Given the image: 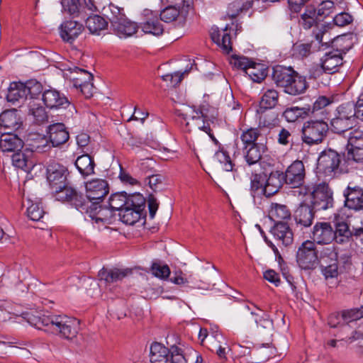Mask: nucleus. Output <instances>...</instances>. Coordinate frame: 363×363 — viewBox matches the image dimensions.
<instances>
[{"instance_id":"obj_16","label":"nucleus","mask_w":363,"mask_h":363,"mask_svg":"<svg viewBox=\"0 0 363 363\" xmlns=\"http://www.w3.org/2000/svg\"><path fill=\"white\" fill-rule=\"evenodd\" d=\"M66 172V168L58 163L53 162L48 166L47 179L52 191L61 189L67 184Z\"/></svg>"},{"instance_id":"obj_6","label":"nucleus","mask_w":363,"mask_h":363,"mask_svg":"<svg viewBox=\"0 0 363 363\" xmlns=\"http://www.w3.org/2000/svg\"><path fill=\"white\" fill-rule=\"evenodd\" d=\"M145 206V199L141 194H130L128 206L119 213L121 220L127 225H134L140 219Z\"/></svg>"},{"instance_id":"obj_32","label":"nucleus","mask_w":363,"mask_h":363,"mask_svg":"<svg viewBox=\"0 0 363 363\" xmlns=\"http://www.w3.org/2000/svg\"><path fill=\"white\" fill-rule=\"evenodd\" d=\"M313 209V207L307 204L300 205L294 213L296 224L304 228L311 226L314 219Z\"/></svg>"},{"instance_id":"obj_44","label":"nucleus","mask_w":363,"mask_h":363,"mask_svg":"<svg viewBox=\"0 0 363 363\" xmlns=\"http://www.w3.org/2000/svg\"><path fill=\"white\" fill-rule=\"evenodd\" d=\"M130 195H128L125 192H118L111 196L108 200V206L113 210V212L116 211H121L122 209L125 208L129 203Z\"/></svg>"},{"instance_id":"obj_14","label":"nucleus","mask_w":363,"mask_h":363,"mask_svg":"<svg viewBox=\"0 0 363 363\" xmlns=\"http://www.w3.org/2000/svg\"><path fill=\"white\" fill-rule=\"evenodd\" d=\"M305 177V167L301 160L293 162L284 173V183L291 188L301 186L304 183Z\"/></svg>"},{"instance_id":"obj_62","label":"nucleus","mask_w":363,"mask_h":363,"mask_svg":"<svg viewBox=\"0 0 363 363\" xmlns=\"http://www.w3.org/2000/svg\"><path fill=\"white\" fill-rule=\"evenodd\" d=\"M313 43L296 44L294 46V51L296 55L301 57H308L313 51Z\"/></svg>"},{"instance_id":"obj_38","label":"nucleus","mask_w":363,"mask_h":363,"mask_svg":"<svg viewBox=\"0 0 363 363\" xmlns=\"http://www.w3.org/2000/svg\"><path fill=\"white\" fill-rule=\"evenodd\" d=\"M228 26H226L223 30V34L216 28L213 29L211 33V38L218 46H220L224 52L228 53L232 50L230 35L226 33Z\"/></svg>"},{"instance_id":"obj_37","label":"nucleus","mask_w":363,"mask_h":363,"mask_svg":"<svg viewBox=\"0 0 363 363\" xmlns=\"http://www.w3.org/2000/svg\"><path fill=\"white\" fill-rule=\"evenodd\" d=\"M320 17L318 11L313 6H307L303 13L301 16L299 24L306 30L310 29L318 25L320 21Z\"/></svg>"},{"instance_id":"obj_45","label":"nucleus","mask_w":363,"mask_h":363,"mask_svg":"<svg viewBox=\"0 0 363 363\" xmlns=\"http://www.w3.org/2000/svg\"><path fill=\"white\" fill-rule=\"evenodd\" d=\"M279 101V92L274 89L265 91L260 99V108L271 109L274 108Z\"/></svg>"},{"instance_id":"obj_39","label":"nucleus","mask_w":363,"mask_h":363,"mask_svg":"<svg viewBox=\"0 0 363 363\" xmlns=\"http://www.w3.org/2000/svg\"><path fill=\"white\" fill-rule=\"evenodd\" d=\"M169 350L162 344L155 342L150 347L151 363H169Z\"/></svg>"},{"instance_id":"obj_46","label":"nucleus","mask_w":363,"mask_h":363,"mask_svg":"<svg viewBox=\"0 0 363 363\" xmlns=\"http://www.w3.org/2000/svg\"><path fill=\"white\" fill-rule=\"evenodd\" d=\"M264 149L258 144L249 146L243 150L245 160L249 165L258 162L261 158Z\"/></svg>"},{"instance_id":"obj_49","label":"nucleus","mask_w":363,"mask_h":363,"mask_svg":"<svg viewBox=\"0 0 363 363\" xmlns=\"http://www.w3.org/2000/svg\"><path fill=\"white\" fill-rule=\"evenodd\" d=\"M219 145V149L215 153L216 160L219 162L223 168L227 171H232L234 167V164L228 154V152L224 149L223 147L221 146L219 143L217 144Z\"/></svg>"},{"instance_id":"obj_1","label":"nucleus","mask_w":363,"mask_h":363,"mask_svg":"<svg viewBox=\"0 0 363 363\" xmlns=\"http://www.w3.org/2000/svg\"><path fill=\"white\" fill-rule=\"evenodd\" d=\"M24 318L32 326L68 340L74 339L79 330V321L77 318L66 315L27 313Z\"/></svg>"},{"instance_id":"obj_31","label":"nucleus","mask_w":363,"mask_h":363,"mask_svg":"<svg viewBox=\"0 0 363 363\" xmlns=\"http://www.w3.org/2000/svg\"><path fill=\"white\" fill-rule=\"evenodd\" d=\"M21 125L20 118L16 110H7L0 115V126L4 132L18 130Z\"/></svg>"},{"instance_id":"obj_27","label":"nucleus","mask_w":363,"mask_h":363,"mask_svg":"<svg viewBox=\"0 0 363 363\" xmlns=\"http://www.w3.org/2000/svg\"><path fill=\"white\" fill-rule=\"evenodd\" d=\"M284 182V173L279 171L272 172L267 179L262 189L263 195L270 197L277 194Z\"/></svg>"},{"instance_id":"obj_20","label":"nucleus","mask_w":363,"mask_h":363,"mask_svg":"<svg viewBox=\"0 0 363 363\" xmlns=\"http://www.w3.org/2000/svg\"><path fill=\"white\" fill-rule=\"evenodd\" d=\"M58 191H52L55 192V199L61 201L70 202L72 205L80 211L85 203V199L82 194H79L74 189L68 187L67 184L61 189Z\"/></svg>"},{"instance_id":"obj_29","label":"nucleus","mask_w":363,"mask_h":363,"mask_svg":"<svg viewBox=\"0 0 363 363\" xmlns=\"http://www.w3.org/2000/svg\"><path fill=\"white\" fill-rule=\"evenodd\" d=\"M23 143L16 135L4 132L0 137V149L2 152H17L21 150Z\"/></svg>"},{"instance_id":"obj_23","label":"nucleus","mask_w":363,"mask_h":363,"mask_svg":"<svg viewBox=\"0 0 363 363\" xmlns=\"http://www.w3.org/2000/svg\"><path fill=\"white\" fill-rule=\"evenodd\" d=\"M345 206L355 211L363 209V191L359 186L350 187L344 191Z\"/></svg>"},{"instance_id":"obj_3","label":"nucleus","mask_w":363,"mask_h":363,"mask_svg":"<svg viewBox=\"0 0 363 363\" xmlns=\"http://www.w3.org/2000/svg\"><path fill=\"white\" fill-rule=\"evenodd\" d=\"M177 113L182 116L185 122V127L184 128L185 131L191 132L193 128H197L207 133L215 144L218 143V141L211 133L210 123L206 119L207 116L204 115L200 108L191 107L183 113L177 110Z\"/></svg>"},{"instance_id":"obj_47","label":"nucleus","mask_w":363,"mask_h":363,"mask_svg":"<svg viewBox=\"0 0 363 363\" xmlns=\"http://www.w3.org/2000/svg\"><path fill=\"white\" fill-rule=\"evenodd\" d=\"M28 106V113L33 116L35 123L40 124L48 121V114L42 106L35 101H29Z\"/></svg>"},{"instance_id":"obj_48","label":"nucleus","mask_w":363,"mask_h":363,"mask_svg":"<svg viewBox=\"0 0 363 363\" xmlns=\"http://www.w3.org/2000/svg\"><path fill=\"white\" fill-rule=\"evenodd\" d=\"M333 47L335 48V50H333V52H337V53L340 52L341 56L343 54H346L352 46V42L351 38L347 35H340L334 38L333 41Z\"/></svg>"},{"instance_id":"obj_53","label":"nucleus","mask_w":363,"mask_h":363,"mask_svg":"<svg viewBox=\"0 0 363 363\" xmlns=\"http://www.w3.org/2000/svg\"><path fill=\"white\" fill-rule=\"evenodd\" d=\"M335 241L337 243H342L347 240L351 235L349 226L345 222H337L335 223Z\"/></svg>"},{"instance_id":"obj_61","label":"nucleus","mask_w":363,"mask_h":363,"mask_svg":"<svg viewBox=\"0 0 363 363\" xmlns=\"http://www.w3.org/2000/svg\"><path fill=\"white\" fill-rule=\"evenodd\" d=\"M325 262L337 261V253L333 247H325L320 252L318 262L320 264Z\"/></svg>"},{"instance_id":"obj_10","label":"nucleus","mask_w":363,"mask_h":363,"mask_svg":"<svg viewBox=\"0 0 363 363\" xmlns=\"http://www.w3.org/2000/svg\"><path fill=\"white\" fill-rule=\"evenodd\" d=\"M89 201H85L83 207L80 209L82 213L89 215L91 220L96 223H101L102 225L111 224L114 220V212L108 206H102L101 203L94 201L89 204Z\"/></svg>"},{"instance_id":"obj_36","label":"nucleus","mask_w":363,"mask_h":363,"mask_svg":"<svg viewBox=\"0 0 363 363\" xmlns=\"http://www.w3.org/2000/svg\"><path fill=\"white\" fill-rule=\"evenodd\" d=\"M75 166L83 177L94 174L95 162L88 153L79 156L75 161Z\"/></svg>"},{"instance_id":"obj_15","label":"nucleus","mask_w":363,"mask_h":363,"mask_svg":"<svg viewBox=\"0 0 363 363\" xmlns=\"http://www.w3.org/2000/svg\"><path fill=\"white\" fill-rule=\"evenodd\" d=\"M311 238L315 244L328 245L335 240V233L330 223L318 222L313 228Z\"/></svg>"},{"instance_id":"obj_51","label":"nucleus","mask_w":363,"mask_h":363,"mask_svg":"<svg viewBox=\"0 0 363 363\" xmlns=\"http://www.w3.org/2000/svg\"><path fill=\"white\" fill-rule=\"evenodd\" d=\"M306 115L307 110L306 108L297 106L287 108L282 114L286 121L289 123L295 122L300 118H304Z\"/></svg>"},{"instance_id":"obj_50","label":"nucleus","mask_w":363,"mask_h":363,"mask_svg":"<svg viewBox=\"0 0 363 363\" xmlns=\"http://www.w3.org/2000/svg\"><path fill=\"white\" fill-rule=\"evenodd\" d=\"M266 175L264 174H255L250 178V191L252 195L263 194L262 189L265 184Z\"/></svg>"},{"instance_id":"obj_41","label":"nucleus","mask_w":363,"mask_h":363,"mask_svg":"<svg viewBox=\"0 0 363 363\" xmlns=\"http://www.w3.org/2000/svg\"><path fill=\"white\" fill-rule=\"evenodd\" d=\"M86 26L92 34L100 35L108 27V21L99 15H93L87 18Z\"/></svg>"},{"instance_id":"obj_2","label":"nucleus","mask_w":363,"mask_h":363,"mask_svg":"<svg viewBox=\"0 0 363 363\" xmlns=\"http://www.w3.org/2000/svg\"><path fill=\"white\" fill-rule=\"evenodd\" d=\"M272 77L277 86L283 88L284 92L290 95L301 94L308 88L306 78L290 67L276 66Z\"/></svg>"},{"instance_id":"obj_21","label":"nucleus","mask_w":363,"mask_h":363,"mask_svg":"<svg viewBox=\"0 0 363 363\" xmlns=\"http://www.w3.org/2000/svg\"><path fill=\"white\" fill-rule=\"evenodd\" d=\"M73 69L76 73L80 74L79 77L72 78L74 86L77 88H79L85 97H90L92 95L94 88L91 83L93 79L92 74L87 71L77 67Z\"/></svg>"},{"instance_id":"obj_12","label":"nucleus","mask_w":363,"mask_h":363,"mask_svg":"<svg viewBox=\"0 0 363 363\" xmlns=\"http://www.w3.org/2000/svg\"><path fill=\"white\" fill-rule=\"evenodd\" d=\"M86 188V201H89V204L94 203V201L101 203L104 199L109 193V185L108 182L102 179H94L87 182Z\"/></svg>"},{"instance_id":"obj_56","label":"nucleus","mask_w":363,"mask_h":363,"mask_svg":"<svg viewBox=\"0 0 363 363\" xmlns=\"http://www.w3.org/2000/svg\"><path fill=\"white\" fill-rule=\"evenodd\" d=\"M181 15L180 9L174 6L166 7L160 13V20L166 23H171L175 21Z\"/></svg>"},{"instance_id":"obj_57","label":"nucleus","mask_w":363,"mask_h":363,"mask_svg":"<svg viewBox=\"0 0 363 363\" xmlns=\"http://www.w3.org/2000/svg\"><path fill=\"white\" fill-rule=\"evenodd\" d=\"M321 272L325 279L335 278L338 275L337 261L325 262L320 264Z\"/></svg>"},{"instance_id":"obj_25","label":"nucleus","mask_w":363,"mask_h":363,"mask_svg":"<svg viewBox=\"0 0 363 363\" xmlns=\"http://www.w3.org/2000/svg\"><path fill=\"white\" fill-rule=\"evenodd\" d=\"M26 91L25 83L13 82L10 84L8 89L7 101L13 104H16L17 103L23 104L25 101H28Z\"/></svg>"},{"instance_id":"obj_5","label":"nucleus","mask_w":363,"mask_h":363,"mask_svg":"<svg viewBox=\"0 0 363 363\" xmlns=\"http://www.w3.org/2000/svg\"><path fill=\"white\" fill-rule=\"evenodd\" d=\"M354 103L347 102L340 105L336 109L335 117L330 121L333 132L341 134L352 129L355 121Z\"/></svg>"},{"instance_id":"obj_4","label":"nucleus","mask_w":363,"mask_h":363,"mask_svg":"<svg viewBox=\"0 0 363 363\" xmlns=\"http://www.w3.org/2000/svg\"><path fill=\"white\" fill-rule=\"evenodd\" d=\"M309 193L312 207L315 211L326 210L333 207V192L325 182L315 184L312 189H306L305 194Z\"/></svg>"},{"instance_id":"obj_64","label":"nucleus","mask_w":363,"mask_h":363,"mask_svg":"<svg viewBox=\"0 0 363 363\" xmlns=\"http://www.w3.org/2000/svg\"><path fill=\"white\" fill-rule=\"evenodd\" d=\"M187 72V70H185L184 72H176L174 74L163 75L162 78L164 81L169 82L171 86H175L182 82L184 74Z\"/></svg>"},{"instance_id":"obj_43","label":"nucleus","mask_w":363,"mask_h":363,"mask_svg":"<svg viewBox=\"0 0 363 363\" xmlns=\"http://www.w3.org/2000/svg\"><path fill=\"white\" fill-rule=\"evenodd\" d=\"M245 74H247L253 82L259 83L267 77V70L264 65L255 63L252 61Z\"/></svg>"},{"instance_id":"obj_55","label":"nucleus","mask_w":363,"mask_h":363,"mask_svg":"<svg viewBox=\"0 0 363 363\" xmlns=\"http://www.w3.org/2000/svg\"><path fill=\"white\" fill-rule=\"evenodd\" d=\"M27 89V95L29 101H35L34 99L38 96L43 90L42 84L36 80H29L25 83Z\"/></svg>"},{"instance_id":"obj_13","label":"nucleus","mask_w":363,"mask_h":363,"mask_svg":"<svg viewBox=\"0 0 363 363\" xmlns=\"http://www.w3.org/2000/svg\"><path fill=\"white\" fill-rule=\"evenodd\" d=\"M268 1L274 2L276 0H248L245 2L241 0H235L229 4L227 9V16L230 18H235L240 13H246L251 8H254L256 11H262L265 9V6L261 5V4Z\"/></svg>"},{"instance_id":"obj_7","label":"nucleus","mask_w":363,"mask_h":363,"mask_svg":"<svg viewBox=\"0 0 363 363\" xmlns=\"http://www.w3.org/2000/svg\"><path fill=\"white\" fill-rule=\"evenodd\" d=\"M328 131V125L323 119L310 120L303 123L302 140L308 145L321 143Z\"/></svg>"},{"instance_id":"obj_34","label":"nucleus","mask_w":363,"mask_h":363,"mask_svg":"<svg viewBox=\"0 0 363 363\" xmlns=\"http://www.w3.org/2000/svg\"><path fill=\"white\" fill-rule=\"evenodd\" d=\"M131 274V270L129 269H108L102 268L98 273V277L100 280H104L106 283H113L121 281Z\"/></svg>"},{"instance_id":"obj_8","label":"nucleus","mask_w":363,"mask_h":363,"mask_svg":"<svg viewBox=\"0 0 363 363\" xmlns=\"http://www.w3.org/2000/svg\"><path fill=\"white\" fill-rule=\"evenodd\" d=\"M341 155L333 150H325L321 152L317 163L318 171L325 177H334L341 172L340 164Z\"/></svg>"},{"instance_id":"obj_18","label":"nucleus","mask_w":363,"mask_h":363,"mask_svg":"<svg viewBox=\"0 0 363 363\" xmlns=\"http://www.w3.org/2000/svg\"><path fill=\"white\" fill-rule=\"evenodd\" d=\"M144 21L140 23L142 30L146 34L160 35L163 33V26L158 18L157 13L150 10H144Z\"/></svg>"},{"instance_id":"obj_59","label":"nucleus","mask_w":363,"mask_h":363,"mask_svg":"<svg viewBox=\"0 0 363 363\" xmlns=\"http://www.w3.org/2000/svg\"><path fill=\"white\" fill-rule=\"evenodd\" d=\"M252 60L242 55H232L230 59V64L234 67L243 70L245 72L250 65Z\"/></svg>"},{"instance_id":"obj_58","label":"nucleus","mask_w":363,"mask_h":363,"mask_svg":"<svg viewBox=\"0 0 363 363\" xmlns=\"http://www.w3.org/2000/svg\"><path fill=\"white\" fill-rule=\"evenodd\" d=\"M279 124L277 116L274 113L262 115L259 119V125L267 128H273Z\"/></svg>"},{"instance_id":"obj_60","label":"nucleus","mask_w":363,"mask_h":363,"mask_svg":"<svg viewBox=\"0 0 363 363\" xmlns=\"http://www.w3.org/2000/svg\"><path fill=\"white\" fill-rule=\"evenodd\" d=\"M152 274L160 279H167L170 274V269L167 264H161L159 262H154L151 266Z\"/></svg>"},{"instance_id":"obj_22","label":"nucleus","mask_w":363,"mask_h":363,"mask_svg":"<svg viewBox=\"0 0 363 363\" xmlns=\"http://www.w3.org/2000/svg\"><path fill=\"white\" fill-rule=\"evenodd\" d=\"M13 166L25 172H30L35 165L33 152L29 149L18 150L12 155Z\"/></svg>"},{"instance_id":"obj_52","label":"nucleus","mask_w":363,"mask_h":363,"mask_svg":"<svg viewBox=\"0 0 363 363\" xmlns=\"http://www.w3.org/2000/svg\"><path fill=\"white\" fill-rule=\"evenodd\" d=\"M260 133L257 128H248L244 130L241 135L240 139L244 145L243 149H247L249 146L257 145V141Z\"/></svg>"},{"instance_id":"obj_19","label":"nucleus","mask_w":363,"mask_h":363,"mask_svg":"<svg viewBox=\"0 0 363 363\" xmlns=\"http://www.w3.org/2000/svg\"><path fill=\"white\" fill-rule=\"evenodd\" d=\"M61 4L64 11L72 16L93 12L96 9L91 0H61Z\"/></svg>"},{"instance_id":"obj_42","label":"nucleus","mask_w":363,"mask_h":363,"mask_svg":"<svg viewBox=\"0 0 363 363\" xmlns=\"http://www.w3.org/2000/svg\"><path fill=\"white\" fill-rule=\"evenodd\" d=\"M252 308L246 306V308L250 311V313L255 316V321L257 325H260L264 328H269L273 325V321L268 313L258 308L256 305L252 304Z\"/></svg>"},{"instance_id":"obj_17","label":"nucleus","mask_w":363,"mask_h":363,"mask_svg":"<svg viewBox=\"0 0 363 363\" xmlns=\"http://www.w3.org/2000/svg\"><path fill=\"white\" fill-rule=\"evenodd\" d=\"M42 99L45 105L50 109L67 108L71 107L74 109L73 105H71L65 96L55 89H48L43 93Z\"/></svg>"},{"instance_id":"obj_63","label":"nucleus","mask_w":363,"mask_h":363,"mask_svg":"<svg viewBox=\"0 0 363 363\" xmlns=\"http://www.w3.org/2000/svg\"><path fill=\"white\" fill-rule=\"evenodd\" d=\"M277 142L281 145H288L293 142V137L289 130L281 128L277 135Z\"/></svg>"},{"instance_id":"obj_24","label":"nucleus","mask_w":363,"mask_h":363,"mask_svg":"<svg viewBox=\"0 0 363 363\" xmlns=\"http://www.w3.org/2000/svg\"><path fill=\"white\" fill-rule=\"evenodd\" d=\"M274 238L284 246L293 243L294 234L289 225L284 222H278L271 229Z\"/></svg>"},{"instance_id":"obj_33","label":"nucleus","mask_w":363,"mask_h":363,"mask_svg":"<svg viewBox=\"0 0 363 363\" xmlns=\"http://www.w3.org/2000/svg\"><path fill=\"white\" fill-rule=\"evenodd\" d=\"M342 56L340 52H329L321 58V67L325 72L334 73L343 63Z\"/></svg>"},{"instance_id":"obj_35","label":"nucleus","mask_w":363,"mask_h":363,"mask_svg":"<svg viewBox=\"0 0 363 363\" xmlns=\"http://www.w3.org/2000/svg\"><path fill=\"white\" fill-rule=\"evenodd\" d=\"M22 205L26 207L27 216L30 220L38 221L43 218L44 211L38 201H33L31 198L25 197L23 195Z\"/></svg>"},{"instance_id":"obj_9","label":"nucleus","mask_w":363,"mask_h":363,"mask_svg":"<svg viewBox=\"0 0 363 363\" xmlns=\"http://www.w3.org/2000/svg\"><path fill=\"white\" fill-rule=\"evenodd\" d=\"M298 265L305 270L315 269L318 263V251L315 244L311 240L304 241L296 252Z\"/></svg>"},{"instance_id":"obj_30","label":"nucleus","mask_w":363,"mask_h":363,"mask_svg":"<svg viewBox=\"0 0 363 363\" xmlns=\"http://www.w3.org/2000/svg\"><path fill=\"white\" fill-rule=\"evenodd\" d=\"M84 30L82 23L75 21H67L61 25L60 35L67 42L73 41Z\"/></svg>"},{"instance_id":"obj_40","label":"nucleus","mask_w":363,"mask_h":363,"mask_svg":"<svg viewBox=\"0 0 363 363\" xmlns=\"http://www.w3.org/2000/svg\"><path fill=\"white\" fill-rule=\"evenodd\" d=\"M269 217L275 223L282 222L291 218V211L286 205L272 203L269 211Z\"/></svg>"},{"instance_id":"obj_28","label":"nucleus","mask_w":363,"mask_h":363,"mask_svg":"<svg viewBox=\"0 0 363 363\" xmlns=\"http://www.w3.org/2000/svg\"><path fill=\"white\" fill-rule=\"evenodd\" d=\"M112 28L114 33L120 38H126L135 34L138 30L139 26L137 23L125 17L119 22H114Z\"/></svg>"},{"instance_id":"obj_11","label":"nucleus","mask_w":363,"mask_h":363,"mask_svg":"<svg viewBox=\"0 0 363 363\" xmlns=\"http://www.w3.org/2000/svg\"><path fill=\"white\" fill-rule=\"evenodd\" d=\"M347 159L348 162H356L363 160V128L350 129L347 145Z\"/></svg>"},{"instance_id":"obj_54","label":"nucleus","mask_w":363,"mask_h":363,"mask_svg":"<svg viewBox=\"0 0 363 363\" xmlns=\"http://www.w3.org/2000/svg\"><path fill=\"white\" fill-rule=\"evenodd\" d=\"M108 9L109 10V13H106V16L111 23V27L114 26V22H119L126 17L123 9L113 4L108 6Z\"/></svg>"},{"instance_id":"obj_26","label":"nucleus","mask_w":363,"mask_h":363,"mask_svg":"<svg viewBox=\"0 0 363 363\" xmlns=\"http://www.w3.org/2000/svg\"><path fill=\"white\" fill-rule=\"evenodd\" d=\"M50 141L52 146L57 147L65 144L69 138V132L67 130L64 123H54L48 127Z\"/></svg>"}]
</instances>
